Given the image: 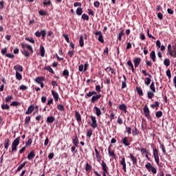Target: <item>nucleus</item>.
<instances>
[{
    "instance_id": "nucleus-1",
    "label": "nucleus",
    "mask_w": 176,
    "mask_h": 176,
    "mask_svg": "<svg viewBox=\"0 0 176 176\" xmlns=\"http://www.w3.org/2000/svg\"><path fill=\"white\" fill-rule=\"evenodd\" d=\"M21 47L23 49L22 54H23L25 57H30V54H32V53H34L32 46L28 44L21 43Z\"/></svg>"
},
{
    "instance_id": "nucleus-2",
    "label": "nucleus",
    "mask_w": 176,
    "mask_h": 176,
    "mask_svg": "<svg viewBox=\"0 0 176 176\" xmlns=\"http://www.w3.org/2000/svg\"><path fill=\"white\" fill-rule=\"evenodd\" d=\"M168 52L169 53V56L170 57H173V58H176V47L171 45V44H168Z\"/></svg>"
},
{
    "instance_id": "nucleus-3",
    "label": "nucleus",
    "mask_w": 176,
    "mask_h": 176,
    "mask_svg": "<svg viewBox=\"0 0 176 176\" xmlns=\"http://www.w3.org/2000/svg\"><path fill=\"white\" fill-rule=\"evenodd\" d=\"M146 168L148 170V173H152V174H156L157 173V168L156 167L153 166L151 162H148L145 165Z\"/></svg>"
},
{
    "instance_id": "nucleus-4",
    "label": "nucleus",
    "mask_w": 176,
    "mask_h": 176,
    "mask_svg": "<svg viewBox=\"0 0 176 176\" xmlns=\"http://www.w3.org/2000/svg\"><path fill=\"white\" fill-rule=\"evenodd\" d=\"M19 144H20V138H16L14 140L12 144V153L17 151V146H19Z\"/></svg>"
},
{
    "instance_id": "nucleus-5",
    "label": "nucleus",
    "mask_w": 176,
    "mask_h": 176,
    "mask_svg": "<svg viewBox=\"0 0 176 176\" xmlns=\"http://www.w3.org/2000/svg\"><path fill=\"white\" fill-rule=\"evenodd\" d=\"M153 153L155 162L157 164V166H159V164H160V159L159 158V151L157 150V148H153Z\"/></svg>"
},
{
    "instance_id": "nucleus-6",
    "label": "nucleus",
    "mask_w": 176,
    "mask_h": 176,
    "mask_svg": "<svg viewBox=\"0 0 176 176\" xmlns=\"http://www.w3.org/2000/svg\"><path fill=\"white\" fill-rule=\"evenodd\" d=\"M88 68H89V63L86 62L85 65L81 64L78 66V71H80V72H86Z\"/></svg>"
},
{
    "instance_id": "nucleus-7",
    "label": "nucleus",
    "mask_w": 176,
    "mask_h": 176,
    "mask_svg": "<svg viewBox=\"0 0 176 176\" xmlns=\"http://www.w3.org/2000/svg\"><path fill=\"white\" fill-rule=\"evenodd\" d=\"M128 157L129 159H131V162H132L133 166H137L138 160H137V157L134 156V154L130 153Z\"/></svg>"
},
{
    "instance_id": "nucleus-8",
    "label": "nucleus",
    "mask_w": 176,
    "mask_h": 176,
    "mask_svg": "<svg viewBox=\"0 0 176 176\" xmlns=\"http://www.w3.org/2000/svg\"><path fill=\"white\" fill-rule=\"evenodd\" d=\"M35 35L37 38H41V36H42V39H45V37L46 36V30H43L41 32L37 31L36 32Z\"/></svg>"
},
{
    "instance_id": "nucleus-9",
    "label": "nucleus",
    "mask_w": 176,
    "mask_h": 176,
    "mask_svg": "<svg viewBox=\"0 0 176 176\" xmlns=\"http://www.w3.org/2000/svg\"><path fill=\"white\" fill-rule=\"evenodd\" d=\"M90 118L92 122V123L90 124V126H92L93 129H96L98 127V124H97V120L96 117L91 116Z\"/></svg>"
},
{
    "instance_id": "nucleus-10",
    "label": "nucleus",
    "mask_w": 176,
    "mask_h": 176,
    "mask_svg": "<svg viewBox=\"0 0 176 176\" xmlns=\"http://www.w3.org/2000/svg\"><path fill=\"white\" fill-rule=\"evenodd\" d=\"M120 164L122 166V170H124V173H126V171H127V167L126 164V158H124V157H122L120 160Z\"/></svg>"
},
{
    "instance_id": "nucleus-11",
    "label": "nucleus",
    "mask_w": 176,
    "mask_h": 176,
    "mask_svg": "<svg viewBox=\"0 0 176 176\" xmlns=\"http://www.w3.org/2000/svg\"><path fill=\"white\" fill-rule=\"evenodd\" d=\"M143 111L146 118H147V119H151V115L149 114L150 111H149V108H148V106L145 105L144 107Z\"/></svg>"
},
{
    "instance_id": "nucleus-12",
    "label": "nucleus",
    "mask_w": 176,
    "mask_h": 176,
    "mask_svg": "<svg viewBox=\"0 0 176 176\" xmlns=\"http://www.w3.org/2000/svg\"><path fill=\"white\" fill-rule=\"evenodd\" d=\"M121 142L124 146H130V141H129V138L127 137L123 138Z\"/></svg>"
},
{
    "instance_id": "nucleus-13",
    "label": "nucleus",
    "mask_w": 176,
    "mask_h": 176,
    "mask_svg": "<svg viewBox=\"0 0 176 176\" xmlns=\"http://www.w3.org/2000/svg\"><path fill=\"white\" fill-rule=\"evenodd\" d=\"M94 110L95 111V114L96 115V116H98V118H100V116L102 115V113L101 112V109L98 107L95 106L94 107Z\"/></svg>"
},
{
    "instance_id": "nucleus-14",
    "label": "nucleus",
    "mask_w": 176,
    "mask_h": 176,
    "mask_svg": "<svg viewBox=\"0 0 176 176\" xmlns=\"http://www.w3.org/2000/svg\"><path fill=\"white\" fill-rule=\"evenodd\" d=\"M75 118L78 123H80V122H82V116L78 111H75Z\"/></svg>"
},
{
    "instance_id": "nucleus-15",
    "label": "nucleus",
    "mask_w": 176,
    "mask_h": 176,
    "mask_svg": "<svg viewBox=\"0 0 176 176\" xmlns=\"http://www.w3.org/2000/svg\"><path fill=\"white\" fill-rule=\"evenodd\" d=\"M108 152H109V156H111V157H112L113 159H116V154L115 153V151L111 149V146H109V148H108Z\"/></svg>"
},
{
    "instance_id": "nucleus-16",
    "label": "nucleus",
    "mask_w": 176,
    "mask_h": 176,
    "mask_svg": "<svg viewBox=\"0 0 176 176\" xmlns=\"http://www.w3.org/2000/svg\"><path fill=\"white\" fill-rule=\"evenodd\" d=\"M34 109H35V106H34V104L30 105L28 107V111H26L25 115H31V113L34 112Z\"/></svg>"
},
{
    "instance_id": "nucleus-17",
    "label": "nucleus",
    "mask_w": 176,
    "mask_h": 176,
    "mask_svg": "<svg viewBox=\"0 0 176 176\" xmlns=\"http://www.w3.org/2000/svg\"><path fill=\"white\" fill-rule=\"evenodd\" d=\"M101 98V94H97L91 98V102H97Z\"/></svg>"
},
{
    "instance_id": "nucleus-18",
    "label": "nucleus",
    "mask_w": 176,
    "mask_h": 176,
    "mask_svg": "<svg viewBox=\"0 0 176 176\" xmlns=\"http://www.w3.org/2000/svg\"><path fill=\"white\" fill-rule=\"evenodd\" d=\"M34 80H35L36 83H38L39 85V84L42 83L43 82H45V77L44 76L36 77Z\"/></svg>"
},
{
    "instance_id": "nucleus-19",
    "label": "nucleus",
    "mask_w": 176,
    "mask_h": 176,
    "mask_svg": "<svg viewBox=\"0 0 176 176\" xmlns=\"http://www.w3.org/2000/svg\"><path fill=\"white\" fill-rule=\"evenodd\" d=\"M14 69L16 70V72H23V66L16 65L14 66Z\"/></svg>"
},
{
    "instance_id": "nucleus-20",
    "label": "nucleus",
    "mask_w": 176,
    "mask_h": 176,
    "mask_svg": "<svg viewBox=\"0 0 176 176\" xmlns=\"http://www.w3.org/2000/svg\"><path fill=\"white\" fill-rule=\"evenodd\" d=\"M35 157V151L32 150L28 155V160H32Z\"/></svg>"
},
{
    "instance_id": "nucleus-21",
    "label": "nucleus",
    "mask_w": 176,
    "mask_h": 176,
    "mask_svg": "<svg viewBox=\"0 0 176 176\" xmlns=\"http://www.w3.org/2000/svg\"><path fill=\"white\" fill-rule=\"evenodd\" d=\"M140 63H141V58H136L133 60V63L135 68H137V67L140 65Z\"/></svg>"
},
{
    "instance_id": "nucleus-22",
    "label": "nucleus",
    "mask_w": 176,
    "mask_h": 176,
    "mask_svg": "<svg viewBox=\"0 0 176 176\" xmlns=\"http://www.w3.org/2000/svg\"><path fill=\"white\" fill-rule=\"evenodd\" d=\"M95 153H96V157L98 160V162L101 161V155H100V151L97 148H95Z\"/></svg>"
},
{
    "instance_id": "nucleus-23",
    "label": "nucleus",
    "mask_w": 176,
    "mask_h": 176,
    "mask_svg": "<svg viewBox=\"0 0 176 176\" xmlns=\"http://www.w3.org/2000/svg\"><path fill=\"white\" fill-rule=\"evenodd\" d=\"M119 109L126 113V112H127V106H126L124 104H122L120 105Z\"/></svg>"
},
{
    "instance_id": "nucleus-24",
    "label": "nucleus",
    "mask_w": 176,
    "mask_h": 176,
    "mask_svg": "<svg viewBox=\"0 0 176 176\" xmlns=\"http://www.w3.org/2000/svg\"><path fill=\"white\" fill-rule=\"evenodd\" d=\"M105 71H106V72H110V74H112L113 75H115V74H116L115 69H113V68L111 67H107L105 69Z\"/></svg>"
},
{
    "instance_id": "nucleus-25",
    "label": "nucleus",
    "mask_w": 176,
    "mask_h": 176,
    "mask_svg": "<svg viewBox=\"0 0 176 176\" xmlns=\"http://www.w3.org/2000/svg\"><path fill=\"white\" fill-rule=\"evenodd\" d=\"M150 57L151 60H153V63L156 62V54L155 53V51H152L150 54Z\"/></svg>"
},
{
    "instance_id": "nucleus-26",
    "label": "nucleus",
    "mask_w": 176,
    "mask_h": 176,
    "mask_svg": "<svg viewBox=\"0 0 176 176\" xmlns=\"http://www.w3.org/2000/svg\"><path fill=\"white\" fill-rule=\"evenodd\" d=\"M52 94L55 100V101H58V94H57V92H56L54 90L52 91Z\"/></svg>"
},
{
    "instance_id": "nucleus-27",
    "label": "nucleus",
    "mask_w": 176,
    "mask_h": 176,
    "mask_svg": "<svg viewBox=\"0 0 176 176\" xmlns=\"http://www.w3.org/2000/svg\"><path fill=\"white\" fill-rule=\"evenodd\" d=\"M40 54L42 57H45V47H43L42 45H40Z\"/></svg>"
},
{
    "instance_id": "nucleus-28",
    "label": "nucleus",
    "mask_w": 176,
    "mask_h": 176,
    "mask_svg": "<svg viewBox=\"0 0 176 176\" xmlns=\"http://www.w3.org/2000/svg\"><path fill=\"white\" fill-rule=\"evenodd\" d=\"M63 76H64L65 79H68V76H69V71H68V69H65L63 72Z\"/></svg>"
},
{
    "instance_id": "nucleus-29",
    "label": "nucleus",
    "mask_w": 176,
    "mask_h": 176,
    "mask_svg": "<svg viewBox=\"0 0 176 176\" xmlns=\"http://www.w3.org/2000/svg\"><path fill=\"white\" fill-rule=\"evenodd\" d=\"M91 96H97V92L96 91H89L88 94L85 95V98H90Z\"/></svg>"
},
{
    "instance_id": "nucleus-30",
    "label": "nucleus",
    "mask_w": 176,
    "mask_h": 176,
    "mask_svg": "<svg viewBox=\"0 0 176 176\" xmlns=\"http://www.w3.org/2000/svg\"><path fill=\"white\" fill-rule=\"evenodd\" d=\"M136 90H137L138 94H139L140 97H142V96H144V92L142 91V89H141V87H136Z\"/></svg>"
},
{
    "instance_id": "nucleus-31",
    "label": "nucleus",
    "mask_w": 176,
    "mask_h": 176,
    "mask_svg": "<svg viewBox=\"0 0 176 176\" xmlns=\"http://www.w3.org/2000/svg\"><path fill=\"white\" fill-rule=\"evenodd\" d=\"M124 80L122 82V89H126L127 87V85L126 84V76L123 75Z\"/></svg>"
},
{
    "instance_id": "nucleus-32",
    "label": "nucleus",
    "mask_w": 176,
    "mask_h": 176,
    "mask_svg": "<svg viewBox=\"0 0 176 176\" xmlns=\"http://www.w3.org/2000/svg\"><path fill=\"white\" fill-rule=\"evenodd\" d=\"M147 96H148V98H149V100H152V98H153V97H155V92H153V91H148L147 93Z\"/></svg>"
},
{
    "instance_id": "nucleus-33",
    "label": "nucleus",
    "mask_w": 176,
    "mask_h": 176,
    "mask_svg": "<svg viewBox=\"0 0 176 176\" xmlns=\"http://www.w3.org/2000/svg\"><path fill=\"white\" fill-rule=\"evenodd\" d=\"M85 170L87 173H90L91 171V165H90L88 162L86 164Z\"/></svg>"
},
{
    "instance_id": "nucleus-34",
    "label": "nucleus",
    "mask_w": 176,
    "mask_h": 176,
    "mask_svg": "<svg viewBox=\"0 0 176 176\" xmlns=\"http://www.w3.org/2000/svg\"><path fill=\"white\" fill-rule=\"evenodd\" d=\"M73 144L75 145V146H78V145H79V139H78V136H75V138L73 139Z\"/></svg>"
},
{
    "instance_id": "nucleus-35",
    "label": "nucleus",
    "mask_w": 176,
    "mask_h": 176,
    "mask_svg": "<svg viewBox=\"0 0 176 176\" xmlns=\"http://www.w3.org/2000/svg\"><path fill=\"white\" fill-rule=\"evenodd\" d=\"M76 13L78 16H82V14L83 13V9H82V8H78Z\"/></svg>"
},
{
    "instance_id": "nucleus-36",
    "label": "nucleus",
    "mask_w": 176,
    "mask_h": 176,
    "mask_svg": "<svg viewBox=\"0 0 176 176\" xmlns=\"http://www.w3.org/2000/svg\"><path fill=\"white\" fill-rule=\"evenodd\" d=\"M9 139H6L3 143L5 149L8 150L9 148Z\"/></svg>"
},
{
    "instance_id": "nucleus-37",
    "label": "nucleus",
    "mask_w": 176,
    "mask_h": 176,
    "mask_svg": "<svg viewBox=\"0 0 176 176\" xmlns=\"http://www.w3.org/2000/svg\"><path fill=\"white\" fill-rule=\"evenodd\" d=\"M160 105V103L157 101L155 102V104H151V108L154 109L155 108L157 109Z\"/></svg>"
},
{
    "instance_id": "nucleus-38",
    "label": "nucleus",
    "mask_w": 176,
    "mask_h": 176,
    "mask_svg": "<svg viewBox=\"0 0 176 176\" xmlns=\"http://www.w3.org/2000/svg\"><path fill=\"white\" fill-rule=\"evenodd\" d=\"M79 45H80V47H83V46H85V41H83V36H80Z\"/></svg>"
},
{
    "instance_id": "nucleus-39",
    "label": "nucleus",
    "mask_w": 176,
    "mask_h": 176,
    "mask_svg": "<svg viewBox=\"0 0 176 176\" xmlns=\"http://www.w3.org/2000/svg\"><path fill=\"white\" fill-rule=\"evenodd\" d=\"M140 152H141L142 155L149 154V151H148V149H146V148H140Z\"/></svg>"
},
{
    "instance_id": "nucleus-40",
    "label": "nucleus",
    "mask_w": 176,
    "mask_h": 176,
    "mask_svg": "<svg viewBox=\"0 0 176 176\" xmlns=\"http://www.w3.org/2000/svg\"><path fill=\"white\" fill-rule=\"evenodd\" d=\"M150 89L153 93H156V87H155V82H152L150 85Z\"/></svg>"
},
{
    "instance_id": "nucleus-41",
    "label": "nucleus",
    "mask_w": 176,
    "mask_h": 176,
    "mask_svg": "<svg viewBox=\"0 0 176 176\" xmlns=\"http://www.w3.org/2000/svg\"><path fill=\"white\" fill-rule=\"evenodd\" d=\"M151 82H152V80L151 79V77H149V78L147 77L144 79V83L147 86H149V85H151Z\"/></svg>"
},
{
    "instance_id": "nucleus-42",
    "label": "nucleus",
    "mask_w": 176,
    "mask_h": 176,
    "mask_svg": "<svg viewBox=\"0 0 176 176\" xmlns=\"http://www.w3.org/2000/svg\"><path fill=\"white\" fill-rule=\"evenodd\" d=\"M30 122H31V117L26 116V118L25 119V124L26 126H28L30 124Z\"/></svg>"
},
{
    "instance_id": "nucleus-43",
    "label": "nucleus",
    "mask_w": 176,
    "mask_h": 176,
    "mask_svg": "<svg viewBox=\"0 0 176 176\" xmlns=\"http://www.w3.org/2000/svg\"><path fill=\"white\" fill-rule=\"evenodd\" d=\"M26 163H27V162H25L21 164L18 166V168H17V169H16V172L21 171V170H23V167H24V166H25Z\"/></svg>"
},
{
    "instance_id": "nucleus-44",
    "label": "nucleus",
    "mask_w": 176,
    "mask_h": 176,
    "mask_svg": "<svg viewBox=\"0 0 176 176\" xmlns=\"http://www.w3.org/2000/svg\"><path fill=\"white\" fill-rule=\"evenodd\" d=\"M15 75L17 80H21L23 79V76H21V74H20L19 72H16Z\"/></svg>"
},
{
    "instance_id": "nucleus-45",
    "label": "nucleus",
    "mask_w": 176,
    "mask_h": 176,
    "mask_svg": "<svg viewBox=\"0 0 176 176\" xmlns=\"http://www.w3.org/2000/svg\"><path fill=\"white\" fill-rule=\"evenodd\" d=\"M133 135H138L140 134V131L137 129V127H135L134 129L132 131Z\"/></svg>"
},
{
    "instance_id": "nucleus-46",
    "label": "nucleus",
    "mask_w": 176,
    "mask_h": 176,
    "mask_svg": "<svg viewBox=\"0 0 176 176\" xmlns=\"http://www.w3.org/2000/svg\"><path fill=\"white\" fill-rule=\"evenodd\" d=\"M47 122L48 123H53L54 122V117L53 116H50L47 118Z\"/></svg>"
},
{
    "instance_id": "nucleus-47",
    "label": "nucleus",
    "mask_w": 176,
    "mask_h": 176,
    "mask_svg": "<svg viewBox=\"0 0 176 176\" xmlns=\"http://www.w3.org/2000/svg\"><path fill=\"white\" fill-rule=\"evenodd\" d=\"M45 69L50 72V74H54V70H53V69L50 66L45 67Z\"/></svg>"
},
{
    "instance_id": "nucleus-48",
    "label": "nucleus",
    "mask_w": 176,
    "mask_h": 176,
    "mask_svg": "<svg viewBox=\"0 0 176 176\" xmlns=\"http://www.w3.org/2000/svg\"><path fill=\"white\" fill-rule=\"evenodd\" d=\"M155 116L158 119H159V118H162V116H163V112H162V111H157L155 113Z\"/></svg>"
},
{
    "instance_id": "nucleus-49",
    "label": "nucleus",
    "mask_w": 176,
    "mask_h": 176,
    "mask_svg": "<svg viewBox=\"0 0 176 176\" xmlns=\"http://www.w3.org/2000/svg\"><path fill=\"white\" fill-rule=\"evenodd\" d=\"M124 35V32L122 30L118 34V41H122V36H123Z\"/></svg>"
},
{
    "instance_id": "nucleus-50",
    "label": "nucleus",
    "mask_w": 176,
    "mask_h": 176,
    "mask_svg": "<svg viewBox=\"0 0 176 176\" xmlns=\"http://www.w3.org/2000/svg\"><path fill=\"white\" fill-rule=\"evenodd\" d=\"M164 64L166 67H168L170 65V59L165 58L164 60Z\"/></svg>"
},
{
    "instance_id": "nucleus-51",
    "label": "nucleus",
    "mask_w": 176,
    "mask_h": 176,
    "mask_svg": "<svg viewBox=\"0 0 176 176\" xmlns=\"http://www.w3.org/2000/svg\"><path fill=\"white\" fill-rule=\"evenodd\" d=\"M57 109L58 111H65V109L64 108V105H63V104H58Z\"/></svg>"
},
{
    "instance_id": "nucleus-52",
    "label": "nucleus",
    "mask_w": 176,
    "mask_h": 176,
    "mask_svg": "<svg viewBox=\"0 0 176 176\" xmlns=\"http://www.w3.org/2000/svg\"><path fill=\"white\" fill-rule=\"evenodd\" d=\"M91 135H93V131L91 129H88L87 131V137H89V138H90Z\"/></svg>"
},
{
    "instance_id": "nucleus-53",
    "label": "nucleus",
    "mask_w": 176,
    "mask_h": 176,
    "mask_svg": "<svg viewBox=\"0 0 176 176\" xmlns=\"http://www.w3.org/2000/svg\"><path fill=\"white\" fill-rule=\"evenodd\" d=\"M142 73L144 76H148V78H152V75H151L149 73L146 72L145 70H142Z\"/></svg>"
},
{
    "instance_id": "nucleus-54",
    "label": "nucleus",
    "mask_w": 176,
    "mask_h": 176,
    "mask_svg": "<svg viewBox=\"0 0 176 176\" xmlns=\"http://www.w3.org/2000/svg\"><path fill=\"white\" fill-rule=\"evenodd\" d=\"M31 144H32V139L29 138L28 140L25 142L26 146H31Z\"/></svg>"
},
{
    "instance_id": "nucleus-55",
    "label": "nucleus",
    "mask_w": 176,
    "mask_h": 176,
    "mask_svg": "<svg viewBox=\"0 0 176 176\" xmlns=\"http://www.w3.org/2000/svg\"><path fill=\"white\" fill-rule=\"evenodd\" d=\"M10 108V107H9V105H8V104H1V109H7V110H9Z\"/></svg>"
},
{
    "instance_id": "nucleus-56",
    "label": "nucleus",
    "mask_w": 176,
    "mask_h": 176,
    "mask_svg": "<svg viewBox=\"0 0 176 176\" xmlns=\"http://www.w3.org/2000/svg\"><path fill=\"white\" fill-rule=\"evenodd\" d=\"M82 20H86L87 21H89V15H87V14H83L82 15Z\"/></svg>"
},
{
    "instance_id": "nucleus-57",
    "label": "nucleus",
    "mask_w": 176,
    "mask_h": 176,
    "mask_svg": "<svg viewBox=\"0 0 176 176\" xmlns=\"http://www.w3.org/2000/svg\"><path fill=\"white\" fill-rule=\"evenodd\" d=\"M38 14H39L41 16H46L47 12H46V11H44L43 10H40L38 11Z\"/></svg>"
},
{
    "instance_id": "nucleus-58",
    "label": "nucleus",
    "mask_w": 176,
    "mask_h": 176,
    "mask_svg": "<svg viewBox=\"0 0 176 176\" xmlns=\"http://www.w3.org/2000/svg\"><path fill=\"white\" fill-rule=\"evenodd\" d=\"M12 96H8L5 98V102H9L10 101H12Z\"/></svg>"
},
{
    "instance_id": "nucleus-59",
    "label": "nucleus",
    "mask_w": 176,
    "mask_h": 176,
    "mask_svg": "<svg viewBox=\"0 0 176 176\" xmlns=\"http://www.w3.org/2000/svg\"><path fill=\"white\" fill-rule=\"evenodd\" d=\"M51 4H52V1H50V0H48V1L47 0L43 1V5H45V6H49Z\"/></svg>"
},
{
    "instance_id": "nucleus-60",
    "label": "nucleus",
    "mask_w": 176,
    "mask_h": 176,
    "mask_svg": "<svg viewBox=\"0 0 176 176\" xmlns=\"http://www.w3.org/2000/svg\"><path fill=\"white\" fill-rule=\"evenodd\" d=\"M25 41H28L30 43H35V40L33 38H25Z\"/></svg>"
},
{
    "instance_id": "nucleus-61",
    "label": "nucleus",
    "mask_w": 176,
    "mask_h": 176,
    "mask_svg": "<svg viewBox=\"0 0 176 176\" xmlns=\"http://www.w3.org/2000/svg\"><path fill=\"white\" fill-rule=\"evenodd\" d=\"M63 38H65L67 43H69V36H68V34H63Z\"/></svg>"
},
{
    "instance_id": "nucleus-62",
    "label": "nucleus",
    "mask_w": 176,
    "mask_h": 176,
    "mask_svg": "<svg viewBox=\"0 0 176 176\" xmlns=\"http://www.w3.org/2000/svg\"><path fill=\"white\" fill-rule=\"evenodd\" d=\"M126 131L128 134H131V127L130 126H126Z\"/></svg>"
},
{
    "instance_id": "nucleus-63",
    "label": "nucleus",
    "mask_w": 176,
    "mask_h": 176,
    "mask_svg": "<svg viewBox=\"0 0 176 176\" xmlns=\"http://www.w3.org/2000/svg\"><path fill=\"white\" fill-rule=\"evenodd\" d=\"M98 41L101 43H104V36H102V34L101 36H99Z\"/></svg>"
},
{
    "instance_id": "nucleus-64",
    "label": "nucleus",
    "mask_w": 176,
    "mask_h": 176,
    "mask_svg": "<svg viewBox=\"0 0 176 176\" xmlns=\"http://www.w3.org/2000/svg\"><path fill=\"white\" fill-rule=\"evenodd\" d=\"M95 89L98 93H100L101 91V86L100 85H96Z\"/></svg>"
}]
</instances>
